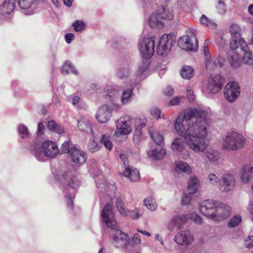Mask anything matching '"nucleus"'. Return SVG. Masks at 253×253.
<instances>
[{
    "label": "nucleus",
    "instance_id": "obj_54",
    "mask_svg": "<svg viewBox=\"0 0 253 253\" xmlns=\"http://www.w3.org/2000/svg\"><path fill=\"white\" fill-rule=\"evenodd\" d=\"M151 115L154 118L156 119H158L160 118H163L164 119H165V118L163 115L162 116H161V111L160 109H159L157 108H153L151 109L150 111Z\"/></svg>",
    "mask_w": 253,
    "mask_h": 253
},
{
    "label": "nucleus",
    "instance_id": "obj_34",
    "mask_svg": "<svg viewBox=\"0 0 253 253\" xmlns=\"http://www.w3.org/2000/svg\"><path fill=\"white\" fill-rule=\"evenodd\" d=\"M194 74V69L192 67L188 65L184 66L180 71V75L182 78L184 79L189 80L192 78Z\"/></svg>",
    "mask_w": 253,
    "mask_h": 253
},
{
    "label": "nucleus",
    "instance_id": "obj_4",
    "mask_svg": "<svg viewBox=\"0 0 253 253\" xmlns=\"http://www.w3.org/2000/svg\"><path fill=\"white\" fill-rule=\"evenodd\" d=\"M101 218L107 226L113 230L111 234L116 247H125L128 243V235L118 229L112 207L110 204H107L104 207L101 213Z\"/></svg>",
    "mask_w": 253,
    "mask_h": 253
},
{
    "label": "nucleus",
    "instance_id": "obj_17",
    "mask_svg": "<svg viewBox=\"0 0 253 253\" xmlns=\"http://www.w3.org/2000/svg\"><path fill=\"white\" fill-rule=\"evenodd\" d=\"M219 188L223 192H229L232 190L235 186V177L230 173L223 174L220 179Z\"/></svg>",
    "mask_w": 253,
    "mask_h": 253
},
{
    "label": "nucleus",
    "instance_id": "obj_42",
    "mask_svg": "<svg viewBox=\"0 0 253 253\" xmlns=\"http://www.w3.org/2000/svg\"><path fill=\"white\" fill-rule=\"evenodd\" d=\"M100 143H102V145H103L104 147L108 150L111 151L113 148V144L111 141V137L109 135L105 134H103L101 135Z\"/></svg>",
    "mask_w": 253,
    "mask_h": 253
},
{
    "label": "nucleus",
    "instance_id": "obj_53",
    "mask_svg": "<svg viewBox=\"0 0 253 253\" xmlns=\"http://www.w3.org/2000/svg\"><path fill=\"white\" fill-rule=\"evenodd\" d=\"M208 183L212 185H216L219 183L220 179L214 173H210L207 177Z\"/></svg>",
    "mask_w": 253,
    "mask_h": 253
},
{
    "label": "nucleus",
    "instance_id": "obj_14",
    "mask_svg": "<svg viewBox=\"0 0 253 253\" xmlns=\"http://www.w3.org/2000/svg\"><path fill=\"white\" fill-rule=\"evenodd\" d=\"M188 220V215L181 214L174 215L167 224L168 230L171 232L181 228Z\"/></svg>",
    "mask_w": 253,
    "mask_h": 253
},
{
    "label": "nucleus",
    "instance_id": "obj_28",
    "mask_svg": "<svg viewBox=\"0 0 253 253\" xmlns=\"http://www.w3.org/2000/svg\"><path fill=\"white\" fill-rule=\"evenodd\" d=\"M174 169L177 172L181 171L187 175L190 174L192 172L191 167L185 162L179 161L175 163Z\"/></svg>",
    "mask_w": 253,
    "mask_h": 253
},
{
    "label": "nucleus",
    "instance_id": "obj_47",
    "mask_svg": "<svg viewBox=\"0 0 253 253\" xmlns=\"http://www.w3.org/2000/svg\"><path fill=\"white\" fill-rule=\"evenodd\" d=\"M252 178V173L245 169L244 166L241 170V180L245 183L249 182Z\"/></svg>",
    "mask_w": 253,
    "mask_h": 253
},
{
    "label": "nucleus",
    "instance_id": "obj_27",
    "mask_svg": "<svg viewBox=\"0 0 253 253\" xmlns=\"http://www.w3.org/2000/svg\"><path fill=\"white\" fill-rule=\"evenodd\" d=\"M199 187V179L196 176H192L188 182V192L189 194L195 193Z\"/></svg>",
    "mask_w": 253,
    "mask_h": 253
},
{
    "label": "nucleus",
    "instance_id": "obj_49",
    "mask_svg": "<svg viewBox=\"0 0 253 253\" xmlns=\"http://www.w3.org/2000/svg\"><path fill=\"white\" fill-rule=\"evenodd\" d=\"M242 221L241 216L239 215H236L232 217L228 223L229 227H235L238 226Z\"/></svg>",
    "mask_w": 253,
    "mask_h": 253
},
{
    "label": "nucleus",
    "instance_id": "obj_59",
    "mask_svg": "<svg viewBox=\"0 0 253 253\" xmlns=\"http://www.w3.org/2000/svg\"><path fill=\"white\" fill-rule=\"evenodd\" d=\"M191 197L187 194H184L182 197L181 203L183 205H188L191 203Z\"/></svg>",
    "mask_w": 253,
    "mask_h": 253
},
{
    "label": "nucleus",
    "instance_id": "obj_1",
    "mask_svg": "<svg viewBox=\"0 0 253 253\" xmlns=\"http://www.w3.org/2000/svg\"><path fill=\"white\" fill-rule=\"evenodd\" d=\"M209 115L207 111L189 109L180 114L174 123L178 134L187 146L196 153H203L209 145L207 141Z\"/></svg>",
    "mask_w": 253,
    "mask_h": 253
},
{
    "label": "nucleus",
    "instance_id": "obj_9",
    "mask_svg": "<svg viewBox=\"0 0 253 253\" xmlns=\"http://www.w3.org/2000/svg\"><path fill=\"white\" fill-rule=\"evenodd\" d=\"M179 47L184 50L196 51L198 48V41L193 29L188 30L185 35L178 40Z\"/></svg>",
    "mask_w": 253,
    "mask_h": 253
},
{
    "label": "nucleus",
    "instance_id": "obj_8",
    "mask_svg": "<svg viewBox=\"0 0 253 253\" xmlns=\"http://www.w3.org/2000/svg\"><path fill=\"white\" fill-rule=\"evenodd\" d=\"M155 46V37L154 36L146 35L138 42V49L141 56L148 59L152 57Z\"/></svg>",
    "mask_w": 253,
    "mask_h": 253
},
{
    "label": "nucleus",
    "instance_id": "obj_11",
    "mask_svg": "<svg viewBox=\"0 0 253 253\" xmlns=\"http://www.w3.org/2000/svg\"><path fill=\"white\" fill-rule=\"evenodd\" d=\"M173 43L174 40L171 35L164 34L162 36L157 48L158 55L163 57L167 56L173 46Z\"/></svg>",
    "mask_w": 253,
    "mask_h": 253
},
{
    "label": "nucleus",
    "instance_id": "obj_48",
    "mask_svg": "<svg viewBox=\"0 0 253 253\" xmlns=\"http://www.w3.org/2000/svg\"><path fill=\"white\" fill-rule=\"evenodd\" d=\"M116 207L120 213L123 215H126V211L122 199L120 197L115 199Z\"/></svg>",
    "mask_w": 253,
    "mask_h": 253
},
{
    "label": "nucleus",
    "instance_id": "obj_31",
    "mask_svg": "<svg viewBox=\"0 0 253 253\" xmlns=\"http://www.w3.org/2000/svg\"><path fill=\"white\" fill-rule=\"evenodd\" d=\"M166 155V150L162 148H156L148 152V156L149 157L156 160L161 159Z\"/></svg>",
    "mask_w": 253,
    "mask_h": 253
},
{
    "label": "nucleus",
    "instance_id": "obj_10",
    "mask_svg": "<svg viewBox=\"0 0 253 253\" xmlns=\"http://www.w3.org/2000/svg\"><path fill=\"white\" fill-rule=\"evenodd\" d=\"M224 82V78L220 75L217 74L211 76L208 80V83L203 90L207 93L215 94L222 88Z\"/></svg>",
    "mask_w": 253,
    "mask_h": 253
},
{
    "label": "nucleus",
    "instance_id": "obj_25",
    "mask_svg": "<svg viewBox=\"0 0 253 253\" xmlns=\"http://www.w3.org/2000/svg\"><path fill=\"white\" fill-rule=\"evenodd\" d=\"M92 137L89 139L87 148L88 150L91 153H95L99 150L102 147V143L96 139L95 134L91 135Z\"/></svg>",
    "mask_w": 253,
    "mask_h": 253
},
{
    "label": "nucleus",
    "instance_id": "obj_6",
    "mask_svg": "<svg viewBox=\"0 0 253 253\" xmlns=\"http://www.w3.org/2000/svg\"><path fill=\"white\" fill-rule=\"evenodd\" d=\"M246 138L242 134L236 132H227L222 138V149L228 151H236L245 146Z\"/></svg>",
    "mask_w": 253,
    "mask_h": 253
},
{
    "label": "nucleus",
    "instance_id": "obj_61",
    "mask_svg": "<svg viewBox=\"0 0 253 253\" xmlns=\"http://www.w3.org/2000/svg\"><path fill=\"white\" fill-rule=\"evenodd\" d=\"M186 95L190 102H193L194 100V92L190 87H188L186 89Z\"/></svg>",
    "mask_w": 253,
    "mask_h": 253
},
{
    "label": "nucleus",
    "instance_id": "obj_38",
    "mask_svg": "<svg viewBox=\"0 0 253 253\" xmlns=\"http://www.w3.org/2000/svg\"><path fill=\"white\" fill-rule=\"evenodd\" d=\"M47 128L50 131L58 134H61L64 131V128L53 120L48 122Z\"/></svg>",
    "mask_w": 253,
    "mask_h": 253
},
{
    "label": "nucleus",
    "instance_id": "obj_57",
    "mask_svg": "<svg viewBox=\"0 0 253 253\" xmlns=\"http://www.w3.org/2000/svg\"><path fill=\"white\" fill-rule=\"evenodd\" d=\"M146 126V123L145 122H141L138 124H137L135 126V135H137L138 136H141L142 132V129Z\"/></svg>",
    "mask_w": 253,
    "mask_h": 253
},
{
    "label": "nucleus",
    "instance_id": "obj_60",
    "mask_svg": "<svg viewBox=\"0 0 253 253\" xmlns=\"http://www.w3.org/2000/svg\"><path fill=\"white\" fill-rule=\"evenodd\" d=\"M245 247L251 248L253 247V236H249L245 240Z\"/></svg>",
    "mask_w": 253,
    "mask_h": 253
},
{
    "label": "nucleus",
    "instance_id": "obj_41",
    "mask_svg": "<svg viewBox=\"0 0 253 253\" xmlns=\"http://www.w3.org/2000/svg\"><path fill=\"white\" fill-rule=\"evenodd\" d=\"M76 147H77L75 145L73 144L71 141L68 140L62 144L60 149L59 150L60 153H68L69 155L70 154V151Z\"/></svg>",
    "mask_w": 253,
    "mask_h": 253
},
{
    "label": "nucleus",
    "instance_id": "obj_50",
    "mask_svg": "<svg viewBox=\"0 0 253 253\" xmlns=\"http://www.w3.org/2000/svg\"><path fill=\"white\" fill-rule=\"evenodd\" d=\"M72 26L76 32H81L85 28V23L82 20H76L72 23Z\"/></svg>",
    "mask_w": 253,
    "mask_h": 253
},
{
    "label": "nucleus",
    "instance_id": "obj_22",
    "mask_svg": "<svg viewBox=\"0 0 253 253\" xmlns=\"http://www.w3.org/2000/svg\"><path fill=\"white\" fill-rule=\"evenodd\" d=\"M17 4L21 9L26 10L25 13L27 15H31L33 11L29 9L34 4H39L43 2L44 0H16Z\"/></svg>",
    "mask_w": 253,
    "mask_h": 253
},
{
    "label": "nucleus",
    "instance_id": "obj_62",
    "mask_svg": "<svg viewBox=\"0 0 253 253\" xmlns=\"http://www.w3.org/2000/svg\"><path fill=\"white\" fill-rule=\"evenodd\" d=\"M214 65H215V62H213L212 60L210 58V56L206 58L205 65L207 68L212 69Z\"/></svg>",
    "mask_w": 253,
    "mask_h": 253
},
{
    "label": "nucleus",
    "instance_id": "obj_29",
    "mask_svg": "<svg viewBox=\"0 0 253 253\" xmlns=\"http://www.w3.org/2000/svg\"><path fill=\"white\" fill-rule=\"evenodd\" d=\"M243 52V57L242 58V62L248 66L253 65V55L251 51L249 50L248 46L241 50Z\"/></svg>",
    "mask_w": 253,
    "mask_h": 253
},
{
    "label": "nucleus",
    "instance_id": "obj_58",
    "mask_svg": "<svg viewBox=\"0 0 253 253\" xmlns=\"http://www.w3.org/2000/svg\"><path fill=\"white\" fill-rule=\"evenodd\" d=\"M45 129V126L43 123L42 122L39 123L37 131V135L38 136H42L44 134Z\"/></svg>",
    "mask_w": 253,
    "mask_h": 253
},
{
    "label": "nucleus",
    "instance_id": "obj_13",
    "mask_svg": "<svg viewBox=\"0 0 253 253\" xmlns=\"http://www.w3.org/2000/svg\"><path fill=\"white\" fill-rule=\"evenodd\" d=\"M240 88L238 84L235 82L228 83L224 87V95L226 99L230 102H233L239 97Z\"/></svg>",
    "mask_w": 253,
    "mask_h": 253
},
{
    "label": "nucleus",
    "instance_id": "obj_2",
    "mask_svg": "<svg viewBox=\"0 0 253 253\" xmlns=\"http://www.w3.org/2000/svg\"><path fill=\"white\" fill-rule=\"evenodd\" d=\"M68 159L70 163L74 172L67 171L62 169L58 171L56 178L60 181L65 180L67 177H70L68 184L63 187V192L65 193V199L67 207L72 209L73 207V199L75 197V193L79 186L80 181L73 176L74 171L79 169L84 164L87 160V156L84 152L78 147L74 148L70 151L68 155Z\"/></svg>",
    "mask_w": 253,
    "mask_h": 253
},
{
    "label": "nucleus",
    "instance_id": "obj_18",
    "mask_svg": "<svg viewBox=\"0 0 253 253\" xmlns=\"http://www.w3.org/2000/svg\"><path fill=\"white\" fill-rule=\"evenodd\" d=\"M112 117V110L108 105L99 107L95 114V119L101 124L107 123Z\"/></svg>",
    "mask_w": 253,
    "mask_h": 253
},
{
    "label": "nucleus",
    "instance_id": "obj_55",
    "mask_svg": "<svg viewBox=\"0 0 253 253\" xmlns=\"http://www.w3.org/2000/svg\"><path fill=\"white\" fill-rule=\"evenodd\" d=\"M140 237L139 235L137 233H135L133 234V237L130 241L129 240V239H128L127 244H132L133 245L140 246Z\"/></svg>",
    "mask_w": 253,
    "mask_h": 253
},
{
    "label": "nucleus",
    "instance_id": "obj_5",
    "mask_svg": "<svg viewBox=\"0 0 253 253\" xmlns=\"http://www.w3.org/2000/svg\"><path fill=\"white\" fill-rule=\"evenodd\" d=\"M29 151L39 161L44 162L45 158L53 159L60 153L56 143L50 140H45L41 144L34 143L31 145Z\"/></svg>",
    "mask_w": 253,
    "mask_h": 253
},
{
    "label": "nucleus",
    "instance_id": "obj_44",
    "mask_svg": "<svg viewBox=\"0 0 253 253\" xmlns=\"http://www.w3.org/2000/svg\"><path fill=\"white\" fill-rule=\"evenodd\" d=\"M18 132L20 137L22 139L28 138L30 136L28 127L22 124L18 126Z\"/></svg>",
    "mask_w": 253,
    "mask_h": 253
},
{
    "label": "nucleus",
    "instance_id": "obj_46",
    "mask_svg": "<svg viewBox=\"0 0 253 253\" xmlns=\"http://www.w3.org/2000/svg\"><path fill=\"white\" fill-rule=\"evenodd\" d=\"M144 205L148 209L151 211H154L156 210L157 206L152 197H148L144 200Z\"/></svg>",
    "mask_w": 253,
    "mask_h": 253
},
{
    "label": "nucleus",
    "instance_id": "obj_39",
    "mask_svg": "<svg viewBox=\"0 0 253 253\" xmlns=\"http://www.w3.org/2000/svg\"><path fill=\"white\" fill-rule=\"evenodd\" d=\"M151 139L157 145H162L164 144V137L158 131H153L150 132Z\"/></svg>",
    "mask_w": 253,
    "mask_h": 253
},
{
    "label": "nucleus",
    "instance_id": "obj_16",
    "mask_svg": "<svg viewBox=\"0 0 253 253\" xmlns=\"http://www.w3.org/2000/svg\"><path fill=\"white\" fill-rule=\"evenodd\" d=\"M137 84L136 82H126V87L122 88V93L120 96V101L123 105H126L129 104L132 99V90L135 86Z\"/></svg>",
    "mask_w": 253,
    "mask_h": 253
},
{
    "label": "nucleus",
    "instance_id": "obj_45",
    "mask_svg": "<svg viewBox=\"0 0 253 253\" xmlns=\"http://www.w3.org/2000/svg\"><path fill=\"white\" fill-rule=\"evenodd\" d=\"M230 33L231 37L240 38H241V29L237 24H233L230 27Z\"/></svg>",
    "mask_w": 253,
    "mask_h": 253
},
{
    "label": "nucleus",
    "instance_id": "obj_52",
    "mask_svg": "<svg viewBox=\"0 0 253 253\" xmlns=\"http://www.w3.org/2000/svg\"><path fill=\"white\" fill-rule=\"evenodd\" d=\"M216 8L218 13L221 15L225 14L227 11L225 4L222 0H218Z\"/></svg>",
    "mask_w": 253,
    "mask_h": 253
},
{
    "label": "nucleus",
    "instance_id": "obj_26",
    "mask_svg": "<svg viewBox=\"0 0 253 253\" xmlns=\"http://www.w3.org/2000/svg\"><path fill=\"white\" fill-rule=\"evenodd\" d=\"M61 72L63 75H68L70 73L73 74L76 76L78 75V72L69 61H66L61 67Z\"/></svg>",
    "mask_w": 253,
    "mask_h": 253
},
{
    "label": "nucleus",
    "instance_id": "obj_64",
    "mask_svg": "<svg viewBox=\"0 0 253 253\" xmlns=\"http://www.w3.org/2000/svg\"><path fill=\"white\" fill-rule=\"evenodd\" d=\"M65 38L66 42L69 44L75 39V36L72 33H67L65 35Z\"/></svg>",
    "mask_w": 253,
    "mask_h": 253
},
{
    "label": "nucleus",
    "instance_id": "obj_36",
    "mask_svg": "<svg viewBox=\"0 0 253 253\" xmlns=\"http://www.w3.org/2000/svg\"><path fill=\"white\" fill-rule=\"evenodd\" d=\"M15 7L14 3H8V0H5L2 2L0 0V13H10L14 9Z\"/></svg>",
    "mask_w": 253,
    "mask_h": 253
},
{
    "label": "nucleus",
    "instance_id": "obj_63",
    "mask_svg": "<svg viewBox=\"0 0 253 253\" xmlns=\"http://www.w3.org/2000/svg\"><path fill=\"white\" fill-rule=\"evenodd\" d=\"M128 215L133 219H136L139 217L138 210L135 209L134 211H131L128 212Z\"/></svg>",
    "mask_w": 253,
    "mask_h": 253
},
{
    "label": "nucleus",
    "instance_id": "obj_19",
    "mask_svg": "<svg viewBox=\"0 0 253 253\" xmlns=\"http://www.w3.org/2000/svg\"><path fill=\"white\" fill-rule=\"evenodd\" d=\"M149 67V63L147 60L139 63L135 72L136 80L133 82H136L137 84L140 81L146 79L150 75Z\"/></svg>",
    "mask_w": 253,
    "mask_h": 253
},
{
    "label": "nucleus",
    "instance_id": "obj_35",
    "mask_svg": "<svg viewBox=\"0 0 253 253\" xmlns=\"http://www.w3.org/2000/svg\"><path fill=\"white\" fill-rule=\"evenodd\" d=\"M78 127L82 131H84L91 135H94V131L92 129V125L89 121H78Z\"/></svg>",
    "mask_w": 253,
    "mask_h": 253
},
{
    "label": "nucleus",
    "instance_id": "obj_56",
    "mask_svg": "<svg viewBox=\"0 0 253 253\" xmlns=\"http://www.w3.org/2000/svg\"><path fill=\"white\" fill-rule=\"evenodd\" d=\"M188 215V219H191L193 222L197 224H201L202 221V218L200 216L196 214V213H193L191 214Z\"/></svg>",
    "mask_w": 253,
    "mask_h": 253
},
{
    "label": "nucleus",
    "instance_id": "obj_40",
    "mask_svg": "<svg viewBox=\"0 0 253 253\" xmlns=\"http://www.w3.org/2000/svg\"><path fill=\"white\" fill-rule=\"evenodd\" d=\"M205 155L210 161L213 162L219 158L220 153L218 151L210 149L205 152Z\"/></svg>",
    "mask_w": 253,
    "mask_h": 253
},
{
    "label": "nucleus",
    "instance_id": "obj_20",
    "mask_svg": "<svg viewBox=\"0 0 253 253\" xmlns=\"http://www.w3.org/2000/svg\"><path fill=\"white\" fill-rule=\"evenodd\" d=\"M96 186L98 189L101 191L104 188L106 192H114L116 190V186L114 183H105L106 180L102 175H99L98 176L94 177Z\"/></svg>",
    "mask_w": 253,
    "mask_h": 253
},
{
    "label": "nucleus",
    "instance_id": "obj_12",
    "mask_svg": "<svg viewBox=\"0 0 253 253\" xmlns=\"http://www.w3.org/2000/svg\"><path fill=\"white\" fill-rule=\"evenodd\" d=\"M131 119L127 116H124L117 119L115 122L116 130L114 135H127L131 133Z\"/></svg>",
    "mask_w": 253,
    "mask_h": 253
},
{
    "label": "nucleus",
    "instance_id": "obj_3",
    "mask_svg": "<svg viewBox=\"0 0 253 253\" xmlns=\"http://www.w3.org/2000/svg\"><path fill=\"white\" fill-rule=\"evenodd\" d=\"M199 209L202 214L217 222H221L227 218L231 211L226 204L212 199L203 201Z\"/></svg>",
    "mask_w": 253,
    "mask_h": 253
},
{
    "label": "nucleus",
    "instance_id": "obj_43",
    "mask_svg": "<svg viewBox=\"0 0 253 253\" xmlns=\"http://www.w3.org/2000/svg\"><path fill=\"white\" fill-rule=\"evenodd\" d=\"M67 100L73 106H77L78 108L81 107L82 100L78 94L74 93L69 95L67 97Z\"/></svg>",
    "mask_w": 253,
    "mask_h": 253
},
{
    "label": "nucleus",
    "instance_id": "obj_23",
    "mask_svg": "<svg viewBox=\"0 0 253 253\" xmlns=\"http://www.w3.org/2000/svg\"><path fill=\"white\" fill-rule=\"evenodd\" d=\"M124 174L132 182H136L140 179L139 170L136 169H132L129 166H126Z\"/></svg>",
    "mask_w": 253,
    "mask_h": 253
},
{
    "label": "nucleus",
    "instance_id": "obj_51",
    "mask_svg": "<svg viewBox=\"0 0 253 253\" xmlns=\"http://www.w3.org/2000/svg\"><path fill=\"white\" fill-rule=\"evenodd\" d=\"M127 253H140L141 249L140 246L133 245L132 244H127L126 246Z\"/></svg>",
    "mask_w": 253,
    "mask_h": 253
},
{
    "label": "nucleus",
    "instance_id": "obj_33",
    "mask_svg": "<svg viewBox=\"0 0 253 253\" xmlns=\"http://www.w3.org/2000/svg\"><path fill=\"white\" fill-rule=\"evenodd\" d=\"M184 143L181 138H174L171 144V148L173 151L181 153L183 151Z\"/></svg>",
    "mask_w": 253,
    "mask_h": 253
},
{
    "label": "nucleus",
    "instance_id": "obj_15",
    "mask_svg": "<svg viewBox=\"0 0 253 253\" xmlns=\"http://www.w3.org/2000/svg\"><path fill=\"white\" fill-rule=\"evenodd\" d=\"M193 235L190 231L185 230L178 232L174 236V241L179 246H188L193 241Z\"/></svg>",
    "mask_w": 253,
    "mask_h": 253
},
{
    "label": "nucleus",
    "instance_id": "obj_7",
    "mask_svg": "<svg viewBox=\"0 0 253 253\" xmlns=\"http://www.w3.org/2000/svg\"><path fill=\"white\" fill-rule=\"evenodd\" d=\"M247 44L242 38H236L231 37L230 47L232 51L228 54V58L231 66L233 69H237L241 66V60L239 54L234 50L239 49L241 50L246 48Z\"/></svg>",
    "mask_w": 253,
    "mask_h": 253
},
{
    "label": "nucleus",
    "instance_id": "obj_32",
    "mask_svg": "<svg viewBox=\"0 0 253 253\" xmlns=\"http://www.w3.org/2000/svg\"><path fill=\"white\" fill-rule=\"evenodd\" d=\"M161 18L163 19L172 20L173 18V13L172 10L164 6H161L157 10Z\"/></svg>",
    "mask_w": 253,
    "mask_h": 253
},
{
    "label": "nucleus",
    "instance_id": "obj_24",
    "mask_svg": "<svg viewBox=\"0 0 253 253\" xmlns=\"http://www.w3.org/2000/svg\"><path fill=\"white\" fill-rule=\"evenodd\" d=\"M105 95L108 97L110 102H114L120 97V92L116 87H110L105 90Z\"/></svg>",
    "mask_w": 253,
    "mask_h": 253
},
{
    "label": "nucleus",
    "instance_id": "obj_21",
    "mask_svg": "<svg viewBox=\"0 0 253 253\" xmlns=\"http://www.w3.org/2000/svg\"><path fill=\"white\" fill-rule=\"evenodd\" d=\"M162 18L158 11L150 15L148 18V23L151 28L161 29L164 26Z\"/></svg>",
    "mask_w": 253,
    "mask_h": 253
},
{
    "label": "nucleus",
    "instance_id": "obj_37",
    "mask_svg": "<svg viewBox=\"0 0 253 253\" xmlns=\"http://www.w3.org/2000/svg\"><path fill=\"white\" fill-rule=\"evenodd\" d=\"M200 23L209 28L215 29L217 25L216 23L211 19L207 17L205 15L203 14L200 18Z\"/></svg>",
    "mask_w": 253,
    "mask_h": 253
},
{
    "label": "nucleus",
    "instance_id": "obj_30",
    "mask_svg": "<svg viewBox=\"0 0 253 253\" xmlns=\"http://www.w3.org/2000/svg\"><path fill=\"white\" fill-rule=\"evenodd\" d=\"M131 68L128 65L121 66L117 70L116 75L120 79H126L130 75Z\"/></svg>",
    "mask_w": 253,
    "mask_h": 253
}]
</instances>
